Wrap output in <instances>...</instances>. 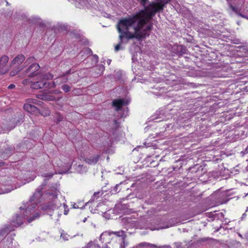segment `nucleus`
Wrapping results in <instances>:
<instances>
[{
    "instance_id": "obj_1",
    "label": "nucleus",
    "mask_w": 248,
    "mask_h": 248,
    "mask_svg": "<svg viewBox=\"0 0 248 248\" xmlns=\"http://www.w3.org/2000/svg\"><path fill=\"white\" fill-rule=\"evenodd\" d=\"M136 17L130 16L120 20L117 25L120 33V40H123L124 38L128 40L134 38L140 40L149 36L153 27L152 23H146L142 20L140 21L136 19Z\"/></svg>"
},
{
    "instance_id": "obj_2",
    "label": "nucleus",
    "mask_w": 248,
    "mask_h": 248,
    "mask_svg": "<svg viewBox=\"0 0 248 248\" xmlns=\"http://www.w3.org/2000/svg\"><path fill=\"white\" fill-rule=\"evenodd\" d=\"M140 4L144 7V9L140 11L135 15H132V17H136L139 20L143 21L147 24H149L153 17L157 12L163 10L164 5L162 3L155 2L149 3L148 0H137Z\"/></svg>"
},
{
    "instance_id": "obj_3",
    "label": "nucleus",
    "mask_w": 248,
    "mask_h": 248,
    "mask_svg": "<svg viewBox=\"0 0 248 248\" xmlns=\"http://www.w3.org/2000/svg\"><path fill=\"white\" fill-rule=\"evenodd\" d=\"M31 209V208L28 206L25 209L23 214H22L21 213L16 214L14 216H13L11 219V222L13 225L16 227H18L22 225L25 219V217L27 216L28 215V211Z\"/></svg>"
},
{
    "instance_id": "obj_4",
    "label": "nucleus",
    "mask_w": 248,
    "mask_h": 248,
    "mask_svg": "<svg viewBox=\"0 0 248 248\" xmlns=\"http://www.w3.org/2000/svg\"><path fill=\"white\" fill-rule=\"evenodd\" d=\"M46 185V183H43L39 187L36 189L35 192L31 198L30 202H33V206L31 207V209L34 208L35 206L40 202V199L42 196V190L44 188Z\"/></svg>"
},
{
    "instance_id": "obj_5",
    "label": "nucleus",
    "mask_w": 248,
    "mask_h": 248,
    "mask_svg": "<svg viewBox=\"0 0 248 248\" xmlns=\"http://www.w3.org/2000/svg\"><path fill=\"white\" fill-rule=\"evenodd\" d=\"M9 57L3 55L0 58V74L4 75L8 73L11 66L8 64Z\"/></svg>"
},
{
    "instance_id": "obj_6",
    "label": "nucleus",
    "mask_w": 248,
    "mask_h": 248,
    "mask_svg": "<svg viewBox=\"0 0 248 248\" xmlns=\"http://www.w3.org/2000/svg\"><path fill=\"white\" fill-rule=\"evenodd\" d=\"M38 102V101L36 99H29V103H26L24 105V109L31 113H37L39 112V109L36 107L31 103L36 104Z\"/></svg>"
},
{
    "instance_id": "obj_7",
    "label": "nucleus",
    "mask_w": 248,
    "mask_h": 248,
    "mask_svg": "<svg viewBox=\"0 0 248 248\" xmlns=\"http://www.w3.org/2000/svg\"><path fill=\"white\" fill-rule=\"evenodd\" d=\"M40 68V66L37 63H33L30 65L25 71L26 74H29L30 77H33L37 75L35 73Z\"/></svg>"
},
{
    "instance_id": "obj_8",
    "label": "nucleus",
    "mask_w": 248,
    "mask_h": 248,
    "mask_svg": "<svg viewBox=\"0 0 248 248\" xmlns=\"http://www.w3.org/2000/svg\"><path fill=\"white\" fill-rule=\"evenodd\" d=\"M233 0H227L228 2L229 3V6L230 8L235 13H236L237 15L239 16H240L242 17H244L245 18L248 19V14L245 15L243 14L242 13L240 12L241 10V8L234 6L233 5H232L231 2Z\"/></svg>"
},
{
    "instance_id": "obj_9",
    "label": "nucleus",
    "mask_w": 248,
    "mask_h": 248,
    "mask_svg": "<svg viewBox=\"0 0 248 248\" xmlns=\"http://www.w3.org/2000/svg\"><path fill=\"white\" fill-rule=\"evenodd\" d=\"M112 106L115 108V110L118 111L127 104L123 99H114L112 103Z\"/></svg>"
},
{
    "instance_id": "obj_10",
    "label": "nucleus",
    "mask_w": 248,
    "mask_h": 248,
    "mask_svg": "<svg viewBox=\"0 0 248 248\" xmlns=\"http://www.w3.org/2000/svg\"><path fill=\"white\" fill-rule=\"evenodd\" d=\"M100 157V155H95L89 157L85 158L84 161L89 165H93L97 163Z\"/></svg>"
},
{
    "instance_id": "obj_11",
    "label": "nucleus",
    "mask_w": 248,
    "mask_h": 248,
    "mask_svg": "<svg viewBox=\"0 0 248 248\" xmlns=\"http://www.w3.org/2000/svg\"><path fill=\"white\" fill-rule=\"evenodd\" d=\"M25 57L22 54H19L16 56L10 63V66H12L16 63L20 64L25 60Z\"/></svg>"
},
{
    "instance_id": "obj_12",
    "label": "nucleus",
    "mask_w": 248,
    "mask_h": 248,
    "mask_svg": "<svg viewBox=\"0 0 248 248\" xmlns=\"http://www.w3.org/2000/svg\"><path fill=\"white\" fill-rule=\"evenodd\" d=\"M24 116L22 115H20V117L17 119L16 117L14 118L12 117L10 121V122L11 123L9 124V125L11 126L12 127H15V126L18 123H22L24 121L23 120Z\"/></svg>"
},
{
    "instance_id": "obj_13",
    "label": "nucleus",
    "mask_w": 248,
    "mask_h": 248,
    "mask_svg": "<svg viewBox=\"0 0 248 248\" xmlns=\"http://www.w3.org/2000/svg\"><path fill=\"white\" fill-rule=\"evenodd\" d=\"M219 199L218 200V204H223L226 203L229 199L227 198V193L226 192H220L218 193Z\"/></svg>"
},
{
    "instance_id": "obj_14",
    "label": "nucleus",
    "mask_w": 248,
    "mask_h": 248,
    "mask_svg": "<svg viewBox=\"0 0 248 248\" xmlns=\"http://www.w3.org/2000/svg\"><path fill=\"white\" fill-rule=\"evenodd\" d=\"M106 232L108 233V234L110 235L111 234H115L116 236L120 237L122 238V239H126V234L125 233L124 231L121 230L118 232H113V231H108Z\"/></svg>"
},
{
    "instance_id": "obj_15",
    "label": "nucleus",
    "mask_w": 248,
    "mask_h": 248,
    "mask_svg": "<svg viewBox=\"0 0 248 248\" xmlns=\"http://www.w3.org/2000/svg\"><path fill=\"white\" fill-rule=\"evenodd\" d=\"M176 53L178 55H183L187 53V49L186 47L183 45H178L176 49Z\"/></svg>"
},
{
    "instance_id": "obj_16",
    "label": "nucleus",
    "mask_w": 248,
    "mask_h": 248,
    "mask_svg": "<svg viewBox=\"0 0 248 248\" xmlns=\"http://www.w3.org/2000/svg\"><path fill=\"white\" fill-rule=\"evenodd\" d=\"M55 80H56V83L57 84L60 85L61 84L67 82L68 81V78L62 74L58 78H55Z\"/></svg>"
},
{
    "instance_id": "obj_17",
    "label": "nucleus",
    "mask_w": 248,
    "mask_h": 248,
    "mask_svg": "<svg viewBox=\"0 0 248 248\" xmlns=\"http://www.w3.org/2000/svg\"><path fill=\"white\" fill-rule=\"evenodd\" d=\"M14 150V147H9L5 149L3 153L5 155L3 156V158H7L8 157L11 155L12 154Z\"/></svg>"
},
{
    "instance_id": "obj_18",
    "label": "nucleus",
    "mask_w": 248,
    "mask_h": 248,
    "mask_svg": "<svg viewBox=\"0 0 248 248\" xmlns=\"http://www.w3.org/2000/svg\"><path fill=\"white\" fill-rule=\"evenodd\" d=\"M139 247H149L150 248H156L157 246L155 245L151 244L147 242H142L140 243L139 244Z\"/></svg>"
},
{
    "instance_id": "obj_19",
    "label": "nucleus",
    "mask_w": 248,
    "mask_h": 248,
    "mask_svg": "<svg viewBox=\"0 0 248 248\" xmlns=\"http://www.w3.org/2000/svg\"><path fill=\"white\" fill-rule=\"evenodd\" d=\"M36 97L39 98V99H42V100H52V98H53V96H47V95H44V94H37L36 95Z\"/></svg>"
},
{
    "instance_id": "obj_20",
    "label": "nucleus",
    "mask_w": 248,
    "mask_h": 248,
    "mask_svg": "<svg viewBox=\"0 0 248 248\" xmlns=\"http://www.w3.org/2000/svg\"><path fill=\"white\" fill-rule=\"evenodd\" d=\"M56 84H57L56 83V81H53L51 82H48L46 81V88H48V89L54 88L56 87Z\"/></svg>"
},
{
    "instance_id": "obj_21",
    "label": "nucleus",
    "mask_w": 248,
    "mask_h": 248,
    "mask_svg": "<svg viewBox=\"0 0 248 248\" xmlns=\"http://www.w3.org/2000/svg\"><path fill=\"white\" fill-rule=\"evenodd\" d=\"M53 78V75L50 73H46L43 75V80L51 79Z\"/></svg>"
},
{
    "instance_id": "obj_22",
    "label": "nucleus",
    "mask_w": 248,
    "mask_h": 248,
    "mask_svg": "<svg viewBox=\"0 0 248 248\" xmlns=\"http://www.w3.org/2000/svg\"><path fill=\"white\" fill-rule=\"evenodd\" d=\"M85 248H99L98 245L94 244L93 242L91 241L87 244Z\"/></svg>"
},
{
    "instance_id": "obj_23",
    "label": "nucleus",
    "mask_w": 248,
    "mask_h": 248,
    "mask_svg": "<svg viewBox=\"0 0 248 248\" xmlns=\"http://www.w3.org/2000/svg\"><path fill=\"white\" fill-rule=\"evenodd\" d=\"M62 88L65 93L70 92L71 90V87L67 84L63 85L62 87Z\"/></svg>"
},
{
    "instance_id": "obj_24",
    "label": "nucleus",
    "mask_w": 248,
    "mask_h": 248,
    "mask_svg": "<svg viewBox=\"0 0 248 248\" xmlns=\"http://www.w3.org/2000/svg\"><path fill=\"white\" fill-rule=\"evenodd\" d=\"M235 1H236V3L234 4V6H236L239 8H241V7H240V5H243L245 3L244 0H234Z\"/></svg>"
},
{
    "instance_id": "obj_25",
    "label": "nucleus",
    "mask_w": 248,
    "mask_h": 248,
    "mask_svg": "<svg viewBox=\"0 0 248 248\" xmlns=\"http://www.w3.org/2000/svg\"><path fill=\"white\" fill-rule=\"evenodd\" d=\"M31 87L32 89L37 90L40 89V86H39L37 81L32 82L31 85Z\"/></svg>"
},
{
    "instance_id": "obj_26",
    "label": "nucleus",
    "mask_w": 248,
    "mask_h": 248,
    "mask_svg": "<svg viewBox=\"0 0 248 248\" xmlns=\"http://www.w3.org/2000/svg\"><path fill=\"white\" fill-rule=\"evenodd\" d=\"M40 217V215L39 214V213H36L34 215H33L32 217H31L30 218H29L28 220H27V221L29 222V223H30L32 221L34 220L35 218H38L39 217Z\"/></svg>"
},
{
    "instance_id": "obj_27",
    "label": "nucleus",
    "mask_w": 248,
    "mask_h": 248,
    "mask_svg": "<svg viewBox=\"0 0 248 248\" xmlns=\"http://www.w3.org/2000/svg\"><path fill=\"white\" fill-rule=\"evenodd\" d=\"M78 170L80 171L81 172H86L87 170V169L83 165H78Z\"/></svg>"
},
{
    "instance_id": "obj_28",
    "label": "nucleus",
    "mask_w": 248,
    "mask_h": 248,
    "mask_svg": "<svg viewBox=\"0 0 248 248\" xmlns=\"http://www.w3.org/2000/svg\"><path fill=\"white\" fill-rule=\"evenodd\" d=\"M100 194H102V193H101L100 191H97V192H94L93 196L92 197V200L93 201H94V200L97 199L99 197V195Z\"/></svg>"
},
{
    "instance_id": "obj_29",
    "label": "nucleus",
    "mask_w": 248,
    "mask_h": 248,
    "mask_svg": "<svg viewBox=\"0 0 248 248\" xmlns=\"http://www.w3.org/2000/svg\"><path fill=\"white\" fill-rule=\"evenodd\" d=\"M37 81L38 83L39 86H40V89H42L44 87L46 88V81H45L44 80Z\"/></svg>"
},
{
    "instance_id": "obj_30",
    "label": "nucleus",
    "mask_w": 248,
    "mask_h": 248,
    "mask_svg": "<svg viewBox=\"0 0 248 248\" xmlns=\"http://www.w3.org/2000/svg\"><path fill=\"white\" fill-rule=\"evenodd\" d=\"M53 206V205L52 204H46L42 207V209L44 210L52 209Z\"/></svg>"
},
{
    "instance_id": "obj_31",
    "label": "nucleus",
    "mask_w": 248,
    "mask_h": 248,
    "mask_svg": "<svg viewBox=\"0 0 248 248\" xmlns=\"http://www.w3.org/2000/svg\"><path fill=\"white\" fill-rule=\"evenodd\" d=\"M122 43H123V40H120L119 43L118 45H117L115 47V51H118V50H119L120 49L121 45L122 44Z\"/></svg>"
},
{
    "instance_id": "obj_32",
    "label": "nucleus",
    "mask_w": 248,
    "mask_h": 248,
    "mask_svg": "<svg viewBox=\"0 0 248 248\" xmlns=\"http://www.w3.org/2000/svg\"><path fill=\"white\" fill-rule=\"evenodd\" d=\"M127 243L125 242V239H122V242L120 244L121 248H125L127 245Z\"/></svg>"
},
{
    "instance_id": "obj_33",
    "label": "nucleus",
    "mask_w": 248,
    "mask_h": 248,
    "mask_svg": "<svg viewBox=\"0 0 248 248\" xmlns=\"http://www.w3.org/2000/svg\"><path fill=\"white\" fill-rule=\"evenodd\" d=\"M34 58L33 57H31L27 59L25 62V64L27 63V64L34 62Z\"/></svg>"
},
{
    "instance_id": "obj_34",
    "label": "nucleus",
    "mask_w": 248,
    "mask_h": 248,
    "mask_svg": "<svg viewBox=\"0 0 248 248\" xmlns=\"http://www.w3.org/2000/svg\"><path fill=\"white\" fill-rule=\"evenodd\" d=\"M85 51L87 53V54H88V55H92L93 54V52H92L91 49H90L89 47H87L85 49Z\"/></svg>"
},
{
    "instance_id": "obj_35",
    "label": "nucleus",
    "mask_w": 248,
    "mask_h": 248,
    "mask_svg": "<svg viewBox=\"0 0 248 248\" xmlns=\"http://www.w3.org/2000/svg\"><path fill=\"white\" fill-rule=\"evenodd\" d=\"M63 119V117L61 115H58L57 118H56V122L57 123L60 122L61 121H62Z\"/></svg>"
},
{
    "instance_id": "obj_36",
    "label": "nucleus",
    "mask_w": 248,
    "mask_h": 248,
    "mask_svg": "<svg viewBox=\"0 0 248 248\" xmlns=\"http://www.w3.org/2000/svg\"><path fill=\"white\" fill-rule=\"evenodd\" d=\"M232 43L235 44H240L241 42L239 39H236L232 40Z\"/></svg>"
},
{
    "instance_id": "obj_37",
    "label": "nucleus",
    "mask_w": 248,
    "mask_h": 248,
    "mask_svg": "<svg viewBox=\"0 0 248 248\" xmlns=\"http://www.w3.org/2000/svg\"><path fill=\"white\" fill-rule=\"evenodd\" d=\"M170 0H161L159 2H158V3H162L164 5L165 4L168 3Z\"/></svg>"
},
{
    "instance_id": "obj_38",
    "label": "nucleus",
    "mask_w": 248,
    "mask_h": 248,
    "mask_svg": "<svg viewBox=\"0 0 248 248\" xmlns=\"http://www.w3.org/2000/svg\"><path fill=\"white\" fill-rule=\"evenodd\" d=\"M71 73H72L71 69H69L68 71H66L64 73H63V75L66 77L67 75Z\"/></svg>"
},
{
    "instance_id": "obj_39",
    "label": "nucleus",
    "mask_w": 248,
    "mask_h": 248,
    "mask_svg": "<svg viewBox=\"0 0 248 248\" xmlns=\"http://www.w3.org/2000/svg\"><path fill=\"white\" fill-rule=\"evenodd\" d=\"M243 11L244 13H248V3L246 5V7L243 9Z\"/></svg>"
},
{
    "instance_id": "obj_40",
    "label": "nucleus",
    "mask_w": 248,
    "mask_h": 248,
    "mask_svg": "<svg viewBox=\"0 0 248 248\" xmlns=\"http://www.w3.org/2000/svg\"><path fill=\"white\" fill-rule=\"evenodd\" d=\"M61 93V92L60 90H54V91H52V92H51L52 93H54V94H59Z\"/></svg>"
},
{
    "instance_id": "obj_41",
    "label": "nucleus",
    "mask_w": 248,
    "mask_h": 248,
    "mask_svg": "<svg viewBox=\"0 0 248 248\" xmlns=\"http://www.w3.org/2000/svg\"><path fill=\"white\" fill-rule=\"evenodd\" d=\"M220 217H224V214H223L222 212L218 213V218Z\"/></svg>"
},
{
    "instance_id": "obj_42",
    "label": "nucleus",
    "mask_w": 248,
    "mask_h": 248,
    "mask_svg": "<svg viewBox=\"0 0 248 248\" xmlns=\"http://www.w3.org/2000/svg\"><path fill=\"white\" fill-rule=\"evenodd\" d=\"M226 67H227V65H223V67L221 68V69H220L219 70H218V72L219 71H222V70L225 71L226 70Z\"/></svg>"
},
{
    "instance_id": "obj_43",
    "label": "nucleus",
    "mask_w": 248,
    "mask_h": 248,
    "mask_svg": "<svg viewBox=\"0 0 248 248\" xmlns=\"http://www.w3.org/2000/svg\"><path fill=\"white\" fill-rule=\"evenodd\" d=\"M119 185H116V186L114 187V189H113V190L115 192H118L117 191V189H118V187H119Z\"/></svg>"
},
{
    "instance_id": "obj_44",
    "label": "nucleus",
    "mask_w": 248,
    "mask_h": 248,
    "mask_svg": "<svg viewBox=\"0 0 248 248\" xmlns=\"http://www.w3.org/2000/svg\"><path fill=\"white\" fill-rule=\"evenodd\" d=\"M223 36H224V35H223L222 34H218V39H221V40H222L223 39Z\"/></svg>"
},
{
    "instance_id": "obj_45",
    "label": "nucleus",
    "mask_w": 248,
    "mask_h": 248,
    "mask_svg": "<svg viewBox=\"0 0 248 248\" xmlns=\"http://www.w3.org/2000/svg\"><path fill=\"white\" fill-rule=\"evenodd\" d=\"M222 221L224 224H227L229 222L226 218L224 219L223 220H222Z\"/></svg>"
},
{
    "instance_id": "obj_46",
    "label": "nucleus",
    "mask_w": 248,
    "mask_h": 248,
    "mask_svg": "<svg viewBox=\"0 0 248 248\" xmlns=\"http://www.w3.org/2000/svg\"><path fill=\"white\" fill-rule=\"evenodd\" d=\"M93 57L96 60V62H98V57L96 55H93Z\"/></svg>"
},
{
    "instance_id": "obj_47",
    "label": "nucleus",
    "mask_w": 248,
    "mask_h": 248,
    "mask_svg": "<svg viewBox=\"0 0 248 248\" xmlns=\"http://www.w3.org/2000/svg\"><path fill=\"white\" fill-rule=\"evenodd\" d=\"M17 74V72H15L14 71H11L10 72V76H15Z\"/></svg>"
},
{
    "instance_id": "obj_48",
    "label": "nucleus",
    "mask_w": 248,
    "mask_h": 248,
    "mask_svg": "<svg viewBox=\"0 0 248 248\" xmlns=\"http://www.w3.org/2000/svg\"><path fill=\"white\" fill-rule=\"evenodd\" d=\"M15 87V85L14 84H10L9 86H8V88L9 89H13Z\"/></svg>"
},
{
    "instance_id": "obj_49",
    "label": "nucleus",
    "mask_w": 248,
    "mask_h": 248,
    "mask_svg": "<svg viewBox=\"0 0 248 248\" xmlns=\"http://www.w3.org/2000/svg\"><path fill=\"white\" fill-rule=\"evenodd\" d=\"M53 174L52 173L51 174H47V175H45V177H48L49 178H51L53 176Z\"/></svg>"
},
{
    "instance_id": "obj_50",
    "label": "nucleus",
    "mask_w": 248,
    "mask_h": 248,
    "mask_svg": "<svg viewBox=\"0 0 248 248\" xmlns=\"http://www.w3.org/2000/svg\"><path fill=\"white\" fill-rule=\"evenodd\" d=\"M114 122V124L115 125H116V127H115V128H118V123H117V121L116 120H115L114 121V122Z\"/></svg>"
},
{
    "instance_id": "obj_51",
    "label": "nucleus",
    "mask_w": 248,
    "mask_h": 248,
    "mask_svg": "<svg viewBox=\"0 0 248 248\" xmlns=\"http://www.w3.org/2000/svg\"><path fill=\"white\" fill-rule=\"evenodd\" d=\"M4 164V162H0V167L3 166Z\"/></svg>"
},
{
    "instance_id": "obj_52",
    "label": "nucleus",
    "mask_w": 248,
    "mask_h": 248,
    "mask_svg": "<svg viewBox=\"0 0 248 248\" xmlns=\"http://www.w3.org/2000/svg\"><path fill=\"white\" fill-rule=\"evenodd\" d=\"M246 216V213H244L243 215H242V218H244V217H245Z\"/></svg>"
},
{
    "instance_id": "obj_53",
    "label": "nucleus",
    "mask_w": 248,
    "mask_h": 248,
    "mask_svg": "<svg viewBox=\"0 0 248 248\" xmlns=\"http://www.w3.org/2000/svg\"><path fill=\"white\" fill-rule=\"evenodd\" d=\"M163 247H166L167 248H170V246H163Z\"/></svg>"
},
{
    "instance_id": "obj_54",
    "label": "nucleus",
    "mask_w": 248,
    "mask_h": 248,
    "mask_svg": "<svg viewBox=\"0 0 248 248\" xmlns=\"http://www.w3.org/2000/svg\"><path fill=\"white\" fill-rule=\"evenodd\" d=\"M207 238H202V241H205Z\"/></svg>"
},
{
    "instance_id": "obj_55",
    "label": "nucleus",
    "mask_w": 248,
    "mask_h": 248,
    "mask_svg": "<svg viewBox=\"0 0 248 248\" xmlns=\"http://www.w3.org/2000/svg\"><path fill=\"white\" fill-rule=\"evenodd\" d=\"M27 81V79H25L24 80H23V83H25V82H26Z\"/></svg>"
},
{
    "instance_id": "obj_56",
    "label": "nucleus",
    "mask_w": 248,
    "mask_h": 248,
    "mask_svg": "<svg viewBox=\"0 0 248 248\" xmlns=\"http://www.w3.org/2000/svg\"><path fill=\"white\" fill-rule=\"evenodd\" d=\"M86 219H87V218H85L84 219V220H83V221L84 222H85L86 221Z\"/></svg>"
},
{
    "instance_id": "obj_57",
    "label": "nucleus",
    "mask_w": 248,
    "mask_h": 248,
    "mask_svg": "<svg viewBox=\"0 0 248 248\" xmlns=\"http://www.w3.org/2000/svg\"><path fill=\"white\" fill-rule=\"evenodd\" d=\"M67 214V212L66 211H64V214L66 215Z\"/></svg>"
},
{
    "instance_id": "obj_58",
    "label": "nucleus",
    "mask_w": 248,
    "mask_h": 248,
    "mask_svg": "<svg viewBox=\"0 0 248 248\" xmlns=\"http://www.w3.org/2000/svg\"><path fill=\"white\" fill-rule=\"evenodd\" d=\"M103 233H102V234H101V235H100V239H101V237H102V235H103Z\"/></svg>"
},
{
    "instance_id": "obj_59",
    "label": "nucleus",
    "mask_w": 248,
    "mask_h": 248,
    "mask_svg": "<svg viewBox=\"0 0 248 248\" xmlns=\"http://www.w3.org/2000/svg\"><path fill=\"white\" fill-rule=\"evenodd\" d=\"M218 64H219V63L218 62V69H219V68H221V67H219V66L218 65Z\"/></svg>"
},
{
    "instance_id": "obj_60",
    "label": "nucleus",
    "mask_w": 248,
    "mask_h": 248,
    "mask_svg": "<svg viewBox=\"0 0 248 248\" xmlns=\"http://www.w3.org/2000/svg\"><path fill=\"white\" fill-rule=\"evenodd\" d=\"M248 207H247V210H246V212H248Z\"/></svg>"
},
{
    "instance_id": "obj_61",
    "label": "nucleus",
    "mask_w": 248,
    "mask_h": 248,
    "mask_svg": "<svg viewBox=\"0 0 248 248\" xmlns=\"http://www.w3.org/2000/svg\"><path fill=\"white\" fill-rule=\"evenodd\" d=\"M104 248H108L107 246H106Z\"/></svg>"
},
{
    "instance_id": "obj_62",
    "label": "nucleus",
    "mask_w": 248,
    "mask_h": 248,
    "mask_svg": "<svg viewBox=\"0 0 248 248\" xmlns=\"http://www.w3.org/2000/svg\"><path fill=\"white\" fill-rule=\"evenodd\" d=\"M221 76H222V75L219 76V75H218L217 77H221Z\"/></svg>"
},
{
    "instance_id": "obj_63",
    "label": "nucleus",
    "mask_w": 248,
    "mask_h": 248,
    "mask_svg": "<svg viewBox=\"0 0 248 248\" xmlns=\"http://www.w3.org/2000/svg\"><path fill=\"white\" fill-rule=\"evenodd\" d=\"M20 210H22V207H20ZM23 209H24L23 208Z\"/></svg>"
}]
</instances>
